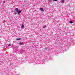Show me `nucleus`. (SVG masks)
I'll use <instances>...</instances> for the list:
<instances>
[{"label": "nucleus", "instance_id": "1", "mask_svg": "<svg viewBox=\"0 0 75 75\" xmlns=\"http://www.w3.org/2000/svg\"><path fill=\"white\" fill-rule=\"evenodd\" d=\"M15 10L17 12L18 14V15H20V13H21V10H19L18 11V8H16L15 9Z\"/></svg>", "mask_w": 75, "mask_h": 75}, {"label": "nucleus", "instance_id": "2", "mask_svg": "<svg viewBox=\"0 0 75 75\" xmlns=\"http://www.w3.org/2000/svg\"><path fill=\"white\" fill-rule=\"evenodd\" d=\"M39 10H41V11H44V9L42 8H40L39 9Z\"/></svg>", "mask_w": 75, "mask_h": 75}, {"label": "nucleus", "instance_id": "3", "mask_svg": "<svg viewBox=\"0 0 75 75\" xmlns=\"http://www.w3.org/2000/svg\"><path fill=\"white\" fill-rule=\"evenodd\" d=\"M61 2L62 3H64L65 2V0H61Z\"/></svg>", "mask_w": 75, "mask_h": 75}, {"label": "nucleus", "instance_id": "4", "mask_svg": "<svg viewBox=\"0 0 75 75\" xmlns=\"http://www.w3.org/2000/svg\"><path fill=\"white\" fill-rule=\"evenodd\" d=\"M24 24H23L22 25V29H23L24 28Z\"/></svg>", "mask_w": 75, "mask_h": 75}, {"label": "nucleus", "instance_id": "5", "mask_svg": "<svg viewBox=\"0 0 75 75\" xmlns=\"http://www.w3.org/2000/svg\"><path fill=\"white\" fill-rule=\"evenodd\" d=\"M21 38H17L16 39V40H17V41H18L19 40H21Z\"/></svg>", "mask_w": 75, "mask_h": 75}, {"label": "nucleus", "instance_id": "6", "mask_svg": "<svg viewBox=\"0 0 75 75\" xmlns=\"http://www.w3.org/2000/svg\"><path fill=\"white\" fill-rule=\"evenodd\" d=\"M46 27H47V26L45 25L43 26V28H46Z\"/></svg>", "mask_w": 75, "mask_h": 75}, {"label": "nucleus", "instance_id": "7", "mask_svg": "<svg viewBox=\"0 0 75 75\" xmlns=\"http://www.w3.org/2000/svg\"><path fill=\"white\" fill-rule=\"evenodd\" d=\"M20 52L21 54H22V53H23V51H21Z\"/></svg>", "mask_w": 75, "mask_h": 75}, {"label": "nucleus", "instance_id": "8", "mask_svg": "<svg viewBox=\"0 0 75 75\" xmlns=\"http://www.w3.org/2000/svg\"><path fill=\"white\" fill-rule=\"evenodd\" d=\"M19 44H20V45H22V44H23V43L21 42H20L19 43Z\"/></svg>", "mask_w": 75, "mask_h": 75}, {"label": "nucleus", "instance_id": "9", "mask_svg": "<svg viewBox=\"0 0 75 75\" xmlns=\"http://www.w3.org/2000/svg\"><path fill=\"white\" fill-rule=\"evenodd\" d=\"M70 24H72V21H70Z\"/></svg>", "mask_w": 75, "mask_h": 75}, {"label": "nucleus", "instance_id": "10", "mask_svg": "<svg viewBox=\"0 0 75 75\" xmlns=\"http://www.w3.org/2000/svg\"><path fill=\"white\" fill-rule=\"evenodd\" d=\"M11 46V45L10 44H9L8 45V47H10Z\"/></svg>", "mask_w": 75, "mask_h": 75}, {"label": "nucleus", "instance_id": "11", "mask_svg": "<svg viewBox=\"0 0 75 75\" xmlns=\"http://www.w3.org/2000/svg\"><path fill=\"white\" fill-rule=\"evenodd\" d=\"M45 50H46L47 51H48V49L47 48H45Z\"/></svg>", "mask_w": 75, "mask_h": 75}, {"label": "nucleus", "instance_id": "12", "mask_svg": "<svg viewBox=\"0 0 75 75\" xmlns=\"http://www.w3.org/2000/svg\"><path fill=\"white\" fill-rule=\"evenodd\" d=\"M3 21L4 23L6 22V21H5V20H4Z\"/></svg>", "mask_w": 75, "mask_h": 75}, {"label": "nucleus", "instance_id": "13", "mask_svg": "<svg viewBox=\"0 0 75 75\" xmlns=\"http://www.w3.org/2000/svg\"><path fill=\"white\" fill-rule=\"evenodd\" d=\"M54 1H57V0H53Z\"/></svg>", "mask_w": 75, "mask_h": 75}]
</instances>
